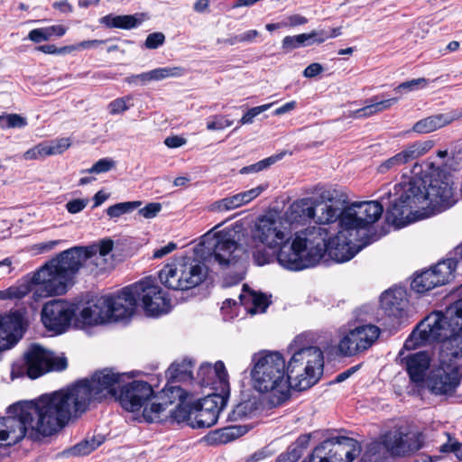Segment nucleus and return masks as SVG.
Masks as SVG:
<instances>
[{
  "label": "nucleus",
  "mask_w": 462,
  "mask_h": 462,
  "mask_svg": "<svg viewBox=\"0 0 462 462\" xmlns=\"http://www.w3.org/2000/svg\"><path fill=\"white\" fill-rule=\"evenodd\" d=\"M241 227L226 228L202 237L204 252L226 267L235 263L246 252L253 254L257 265L269 263V254L260 245L277 250V261L285 269L300 271L316 265L324 256V232L320 228H305L293 236L282 219L272 216L260 217L244 246L239 243Z\"/></svg>",
  "instance_id": "nucleus-1"
},
{
  "label": "nucleus",
  "mask_w": 462,
  "mask_h": 462,
  "mask_svg": "<svg viewBox=\"0 0 462 462\" xmlns=\"http://www.w3.org/2000/svg\"><path fill=\"white\" fill-rule=\"evenodd\" d=\"M335 189H324L314 198L313 221L323 230L326 252L337 262L352 259L369 244L368 230L382 216L383 206L378 201L353 202L339 207Z\"/></svg>",
  "instance_id": "nucleus-2"
},
{
  "label": "nucleus",
  "mask_w": 462,
  "mask_h": 462,
  "mask_svg": "<svg viewBox=\"0 0 462 462\" xmlns=\"http://www.w3.org/2000/svg\"><path fill=\"white\" fill-rule=\"evenodd\" d=\"M125 374L104 369L96 372L91 378L41 395L32 401L38 412L39 429L45 435H53L69 421L79 418L87 411L92 402H100L107 397L117 398Z\"/></svg>",
  "instance_id": "nucleus-3"
},
{
  "label": "nucleus",
  "mask_w": 462,
  "mask_h": 462,
  "mask_svg": "<svg viewBox=\"0 0 462 462\" xmlns=\"http://www.w3.org/2000/svg\"><path fill=\"white\" fill-rule=\"evenodd\" d=\"M113 247L111 239H104L99 244L65 250L41 267L29 281L0 291V300L22 299L30 292H32L35 301L62 295L73 284V279L81 267L87 266L90 272L105 270L106 256Z\"/></svg>",
  "instance_id": "nucleus-4"
},
{
  "label": "nucleus",
  "mask_w": 462,
  "mask_h": 462,
  "mask_svg": "<svg viewBox=\"0 0 462 462\" xmlns=\"http://www.w3.org/2000/svg\"><path fill=\"white\" fill-rule=\"evenodd\" d=\"M412 177L402 181L380 197L382 202L388 200L387 221L401 227L409 224L411 215L421 208V216L439 213L451 208L457 202L454 180L449 173L433 171L431 175L424 171L420 164L415 163Z\"/></svg>",
  "instance_id": "nucleus-5"
},
{
  "label": "nucleus",
  "mask_w": 462,
  "mask_h": 462,
  "mask_svg": "<svg viewBox=\"0 0 462 462\" xmlns=\"http://www.w3.org/2000/svg\"><path fill=\"white\" fill-rule=\"evenodd\" d=\"M251 377L254 388L269 394V403L278 406L290 397L291 383L286 361L280 352L262 351L253 356Z\"/></svg>",
  "instance_id": "nucleus-6"
},
{
  "label": "nucleus",
  "mask_w": 462,
  "mask_h": 462,
  "mask_svg": "<svg viewBox=\"0 0 462 462\" xmlns=\"http://www.w3.org/2000/svg\"><path fill=\"white\" fill-rule=\"evenodd\" d=\"M133 315V303L125 297L124 289L116 294L95 297L88 300L76 314V325L94 326L119 321Z\"/></svg>",
  "instance_id": "nucleus-7"
},
{
  "label": "nucleus",
  "mask_w": 462,
  "mask_h": 462,
  "mask_svg": "<svg viewBox=\"0 0 462 462\" xmlns=\"http://www.w3.org/2000/svg\"><path fill=\"white\" fill-rule=\"evenodd\" d=\"M133 315V303L125 297L124 289L116 294L95 297L88 300L76 314V325L94 326L119 321Z\"/></svg>",
  "instance_id": "nucleus-8"
},
{
  "label": "nucleus",
  "mask_w": 462,
  "mask_h": 462,
  "mask_svg": "<svg viewBox=\"0 0 462 462\" xmlns=\"http://www.w3.org/2000/svg\"><path fill=\"white\" fill-rule=\"evenodd\" d=\"M440 335L433 334L430 326H423L420 322L404 342L407 349H415L419 346L439 342V363L444 365L458 366L457 362L462 360V333L455 332L452 329L438 331Z\"/></svg>",
  "instance_id": "nucleus-9"
},
{
  "label": "nucleus",
  "mask_w": 462,
  "mask_h": 462,
  "mask_svg": "<svg viewBox=\"0 0 462 462\" xmlns=\"http://www.w3.org/2000/svg\"><path fill=\"white\" fill-rule=\"evenodd\" d=\"M35 409L32 402H18L9 406L7 417L0 418V442H5V445H13L23 439L26 433L31 437L45 435L39 429L38 412H33Z\"/></svg>",
  "instance_id": "nucleus-10"
},
{
  "label": "nucleus",
  "mask_w": 462,
  "mask_h": 462,
  "mask_svg": "<svg viewBox=\"0 0 462 462\" xmlns=\"http://www.w3.org/2000/svg\"><path fill=\"white\" fill-rule=\"evenodd\" d=\"M291 387L304 391L314 385L321 376L324 356L318 346L297 349L286 365Z\"/></svg>",
  "instance_id": "nucleus-11"
},
{
  "label": "nucleus",
  "mask_w": 462,
  "mask_h": 462,
  "mask_svg": "<svg viewBox=\"0 0 462 462\" xmlns=\"http://www.w3.org/2000/svg\"><path fill=\"white\" fill-rule=\"evenodd\" d=\"M178 401L174 410L170 411L171 419L180 423L188 421L191 426L194 420V404L191 403L190 395L180 386H166L160 393V396L155 398L151 403V407H145L143 411V416L148 422L162 421L166 409L169 405Z\"/></svg>",
  "instance_id": "nucleus-12"
},
{
  "label": "nucleus",
  "mask_w": 462,
  "mask_h": 462,
  "mask_svg": "<svg viewBox=\"0 0 462 462\" xmlns=\"http://www.w3.org/2000/svg\"><path fill=\"white\" fill-rule=\"evenodd\" d=\"M125 297L133 303L134 312L137 300H141L148 316L157 317L169 312L171 300L156 283L155 279L146 277L131 286L124 288Z\"/></svg>",
  "instance_id": "nucleus-13"
},
{
  "label": "nucleus",
  "mask_w": 462,
  "mask_h": 462,
  "mask_svg": "<svg viewBox=\"0 0 462 462\" xmlns=\"http://www.w3.org/2000/svg\"><path fill=\"white\" fill-rule=\"evenodd\" d=\"M461 377L458 366L439 363L429 371L421 388L427 389L435 396L449 397L455 394Z\"/></svg>",
  "instance_id": "nucleus-14"
},
{
  "label": "nucleus",
  "mask_w": 462,
  "mask_h": 462,
  "mask_svg": "<svg viewBox=\"0 0 462 462\" xmlns=\"http://www.w3.org/2000/svg\"><path fill=\"white\" fill-rule=\"evenodd\" d=\"M27 374L31 379H36L50 371L66 369L68 362L64 356H54L39 345H32L25 354Z\"/></svg>",
  "instance_id": "nucleus-15"
},
{
  "label": "nucleus",
  "mask_w": 462,
  "mask_h": 462,
  "mask_svg": "<svg viewBox=\"0 0 462 462\" xmlns=\"http://www.w3.org/2000/svg\"><path fill=\"white\" fill-rule=\"evenodd\" d=\"M380 329L374 325H363L351 329L338 343V351L345 356H353L367 350L379 337Z\"/></svg>",
  "instance_id": "nucleus-16"
},
{
  "label": "nucleus",
  "mask_w": 462,
  "mask_h": 462,
  "mask_svg": "<svg viewBox=\"0 0 462 462\" xmlns=\"http://www.w3.org/2000/svg\"><path fill=\"white\" fill-rule=\"evenodd\" d=\"M159 396L160 393L153 394V389L146 382L133 381L125 383L124 380L117 398L124 409L134 412L141 408H150L151 403Z\"/></svg>",
  "instance_id": "nucleus-17"
},
{
  "label": "nucleus",
  "mask_w": 462,
  "mask_h": 462,
  "mask_svg": "<svg viewBox=\"0 0 462 462\" xmlns=\"http://www.w3.org/2000/svg\"><path fill=\"white\" fill-rule=\"evenodd\" d=\"M73 318L76 319L75 306L62 300H52L45 303L42 310L43 325L57 334L65 332Z\"/></svg>",
  "instance_id": "nucleus-18"
},
{
  "label": "nucleus",
  "mask_w": 462,
  "mask_h": 462,
  "mask_svg": "<svg viewBox=\"0 0 462 462\" xmlns=\"http://www.w3.org/2000/svg\"><path fill=\"white\" fill-rule=\"evenodd\" d=\"M455 261L446 259L432 268L421 272L411 282V289L418 293H425L435 287L442 286L453 278Z\"/></svg>",
  "instance_id": "nucleus-19"
},
{
  "label": "nucleus",
  "mask_w": 462,
  "mask_h": 462,
  "mask_svg": "<svg viewBox=\"0 0 462 462\" xmlns=\"http://www.w3.org/2000/svg\"><path fill=\"white\" fill-rule=\"evenodd\" d=\"M227 393L218 394L210 393L194 403V420L192 428H209L215 425L222 409L226 403Z\"/></svg>",
  "instance_id": "nucleus-20"
},
{
  "label": "nucleus",
  "mask_w": 462,
  "mask_h": 462,
  "mask_svg": "<svg viewBox=\"0 0 462 462\" xmlns=\"http://www.w3.org/2000/svg\"><path fill=\"white\" fill-rule=\"evenodd\" d=\"M386 454L393 457H404L418 451L422 447V436L419 432L390 431L382 437Z\"/></svg>",
  "instance_id": "nucleus-21"
},
{
  "label": "nucleus",
  "mask_w": 462,
  "mask_h": 462,
  "mask_svg": "<svg viewBox=\"0 0 462 462\" xmlns=\"http://www.w3.org/2000/svg\"><path fill=\"white\" fill-rule=\"evenodd\" d=\"M420 322L423 326H430L436 335H440L437 331H443L445 328L462 333V300L449 305L445 311L431 312Z\"/></svg>",
  "instance_id": "nucleus-22"
},
{
  "label": "nucleus",
  "mask_w": 462,
  "mask_h": 462,
  "mask_svg": "<svg viewBox=\"0 0 462 462\" xmlns=\"http://www.w3.org/2000/svg\"><path fill=\"white\" fill-rule=\"evenodd\" d=\"M408 350L404 346L400 350L397 361L405 367L410 380L417 386L421 387L427 377V371L430 365V356L428 352L420 351L405 355Z\"/></svg>",
  "instance_id": "nucleus-23"
},
{
  "label": "nucleus",
  "mask_w": 462,
  "mask_h": 462,
  "mask_svg": "<svg viewBox=\"0 0 462 462\" xmlns=\"http://www.w3.org/2000/svg\"><path fill=\"white\" fill-rule=\"evenodd\" d=\"M433 147L432 141L415 142L409 144L405 149L394 156L383 162L377 168L379 173H386L389 171L396 170L402 165L410 162L429 152Z\"/></svg>",
  "instance_id": "nucleus-24"
},
{
  "label": "nucleus",
  "mask_w": 462,
  "mask_h": 462,
  "mask_svg": "<svg viewBox=\"0 0 462 462\" xmlns=\"http://www.w3.org/2000/svg\"><path fill=\"white\" fill-rule=\"evenodd\" d=\"M197 380L201 386H209L212 390L220 389L223 393L229 388L228 374L222 361L215 365L202 364L197 374Z\"/></svg>",
  "instance_id": "nucleus-25"
},
{
  "label": "nucleus",
  "mask_w": 462,
  "mask_h": 462,
  "mask_svg": "<svg viewBox=\"0 0 462 462\" xmlns=\"http://www.w3.org/2000/svg\"><path fill=\"white\" fill-rule=\"evenodd\" d=\"M23 334V316L12 312L0 318V351L14 346Z\"/></svg>",
  "instance_id": "nucleus-26"
},
{
  "label": "nucleus",
  "mask_w": 462,
  "mask_h": 462,
  "mask_svg": "<svg viewBox=\"0 0 462 462\" xmlns=\"http://www.w3.org/2000/svg\"><path fill=\"white\" fill-rule=\"evenodd\" d=\"M178 262L180 269L182 291L198 286L206 278L205 265L196 259L185 258Z\"/></svg>",
  "instance_id": "nucleus-27"
},
{
  "label": "nucleus",
  "mask_w": 462,
  "mask_h": 462,
  "mask_svg": "<svg viewBox=\"0 0 462 462\" xmlns=\"http://www.w3.org/2000/svg\"><path fill=\"white\" fill-rule=\"evenodd\" d=\"M460 118H462V109L433 115L416 122L412 127V131L417 134H429Z\"/></svg>",
  "instance_id": "nucleus-28"
},
{
  "label": "nucleus",
  "mask_w": 462,
  "mask_h": 462,
  "mask_svg": "<svg viewBox=\"0 0 462 462\" xmlns=\"http://www.w3.org/2000/svg\"><path fill=\"white\" fill-rule=\"evenodd\" d=\"M333 442L330 462H352L361 452L360 443L352 438L337 437L333 438Z\"/></svg>",
  "instance_id": "nucleus-29"
},
{
  "label": "nucleus",
  "mask_w": 462,
  "mask_h": 462,
  "mask_svg": "<svg viewBox=\"0 0 462 462\" xmlns=\"http://www.w3.org/2000/svg\"><path fill=\"white\" fill-rule=\"evenodd\" d=\"M314 197L295 200L285 211L284 218L290 224H305L313 220Z\"/></svg>",
  "instance_id": "nucleus-30"
},
{
  "label": "nucleus",
  "mask_w": 462,
  "mask_h": 462,
  "mask_svg": "<svg viewBox=\"0 0 462 462\" xmlns=\"http://www.w3.org/2000/svg\"><path fill=\"white\" fill-rule=\"evenodd\" d=\"M406 291L402 288L385 291L380 299L381 307L388 316L398 317L406 305Z\"/></svg>",
  "instance_id": "nucleus-31"
},
{
  "label": "nucleus",
  "mask_w": 462,
  "mask_h": 462,
  "mask_svg": "<svg viewBox=\"0 0 462 462\" xmlns=\"http://www.w3.org/2000/svg\"><path fill=\"white\" fill-rule=\"evenodd\" d=\"M143 22L141 15L123 14L116 15L113 14H106L100 18L99 23L107 28H117L124 30H131L138 27Z\"/></svg>",
  "instance_id": "nucleus-32"
},
{
  "label": "nucleus",
  "mask_w": 462,
  "mask_h": 462,
  "mask_svg": "<svg viewBox=\"0 0 462 462\" xmlns=\"http://www.w3.org/2000/svg\"><path fill=\"white\" fill-rule=\"evenodd\" d=\"M239 300L245 308L252 304V308H248V311L252 314L264 312L270 304V300L265 295L249 291L245 285H244V292L239 295Z\"/></svg>",
  "instance_id": "nucleus-33"
},
{
  "label": "nucleus",
  "mask_w": 462,
  "mask_h": 462,
  "mask_svg": "<svg viewBox=\"0 0 462 462\" xmlns=\"http://www.w3.org/2000/svg\"><path fill=\"white\" fill-rule=\"evenodd\" d=\"M180 269L179 262L168 263L159 272L161 282L168 289L182 291Z\"/></svg>",
  "instance_id": "nucleus-34"
},
{
  "label": "nucleus",
  "mask_w": 462,
  "mask_h": 462,
  "mask_svg": "<svg viewBox=\"0 0 462 462\" xmlns=\"http://www.w3.org/2000/svg\"><path fill=\"white\" fill-rule=\"evenodd\" d=\"M192 363L190 360H182L173 363L166 371V377L171 381H189L192 378Z\"/></svg>",
  "instance_id": "nucleus-35"
},
{
  "label": "nucleus",
  "mask_w": 462,
  "mask_h": 462,
  "mask_svg": "<svg viewBox=\"0 0 462 462\" xmlns=\"http://www.w3.org/2000/svg\"><path fill=\"white\" fill-rule=\"evenodd\" d=\"M397 102V97H392L389 99L377 101L374 104L367 105L360 109L353 111L350 116L354 118L368 117L377 113L389 109Z\"/></svg>",
  "instance_id": "nucleus-36"
},
{
  "label": "nucleus",
  "mask_w": 462,
  "mask_h": 462,
  "mask_svg": "<svg viewBox=\"0 0 462 462\" xmlns=\"http://www.w3.org/2000/svg\"><path fill=\"white\" fill-rule=\"evenodd\" d=\"M185 69L181 67H162L146 72L143 78L152 81H160L169 78H179L183 76Z\"/></svg>",
  "instance_id": "nucleus-37"
},
{
  "label": "nucleus",
  "mask_w": 462,
  "mask_h": 462,
  "mask_svg": "<svg viewBox=\"0 0 462 462\" xmlns=\"http://www.w3.org/2000/svg\"><path fill=\"white\" fill-rule=\"evenodd\" d=\"M386 451L380 441H373L367 445L360 462H384Z\"/></svg>",
  "instance_id": "nucleus-38"
},
{
  "label": "nucleus",
  "mask_w": 462,
  "mask_h": 462,
  "mask_svg": "<svg viewBox=\"0 0 462 462\" xmlns=\"http://www.w3.org/2000/svg\"><path fill=\"white\" fill-rule=\"evenodd\" d=\"M332 446H334L333 439L323 441L315 448L310 456L309 462H330L333 457V453L330 452Z\"/></svg>",
  "instance_id": "nucleus-39"
},
{
  "label": "nucleus",
  "mask_w": 462,
  "mask_h": 462,
  "mask_svg": "<svg viewBox=\"0 0 462 462\" xmlns=\"http://www.w3.org/2000/svg\"><path fill=\"white\" fill-rule=\"evenodd\" d=\"M243 206L239 194L217 200L210 205V210L215 212H225L238 208Z\"/></svg>",
  "instance_id": "nucleus-40"
},
{
  "label": "nucleus",
  "mask_w": 462,
  "mask_h": 462,
  "mask_svg": "<svg viewBox=\"0 0 462 462\" xmlns=\"http://www.w3.org/2000/svg\"><path fill=\"white\" fill-rule=\"evenodd\" d=\"M141 201H126L116 203L106 208V214L111 218L119 217L125 214L130 213L141 206Z\"/></svg>",
  "instance_id": "nucleus-41"
},
{
  "label": "nucleus",
  "mask_w": 462,
  "mask_h": 462,
  "mask_svg": "<svg viewBox=\"0 0 462 462\" xmlns=\"http://www.w3.org/2000/svg\"><path fill=\"white\" fill-rule=\"evenodd\" d=\"M328 39L326 31H313L310 33H301L295 35L298 47L308 46L311 43H322Z\"/></svg>",
  "instance_id": "nucleus-42"
},
{
  "label": "nucleus",
  "mask_w": 462,
  "mask_h": 462,
  "mask_svg": "<svg viewBox=\"0 0 462 462\" xmlns=\"http://www.w3.org/2000/svg\"><path fill=\"white\" fill-rule=\"evenodd\" d=\"M27 119L18 114H3L0 116V129L23 128Z\"/></svg>",
  "instance_id": "nucleus-43"
},
{
  "label": "nucleus",
  "mask_w": 462,
  "mask_h": 462,
  "mask_svg": "<svg viewBox=\"0 0 462 462\" xmlns=\"http://www.w3.org/2000/svg\"><path fill=\"white\" fill-rule=\"evenodd\" d=\"M133 100V97L128 95L123 97H118L108 104L109 113L113 116L119 115L130 108L132 106L130 103Z\"/></svg>",
  "instance_id": "nucleus-44"
},
{
  "label": "nucleus",
  "mask_w": 462,
  "mask_h": 462,
  "mask_svg": "<svg viewBox=\"0 0 462 462\" xmlns=\"http://www.w3.org/2000/svg\"><path fill=\"white\" fill-rule=\"evenodd\" d=\"M101 444V441H96V439H92L90 440H84L77 445H75L69 452L73 456H86L98 448Z\"/></svg>",
  "instance_id": "nucleus-45"
},
{
  "label": "nucleus",
  "mask_w": 462,
  "mask_h": 462,
  "mask_svg": "<svg viewBox=\"0 0 462 462\" xmlns=\"http://www.w3.org/2000/svg\"><path fill=\"white\" fill-rule=\"evenodd\" d=\"M233 125V121L222 115H215L208 118L207 129L208 131H220Z\"/></svg>",
  "instance_id": "nucleus-46"
},
{
  "label": "nucleus",
  "mask_w": 462,
  "mask_h": 462,
  "mask_svg": "<svg viewBox=\"0 0 462 462\" xmlns=\"http://www.w3.org/2000/svg\"><path fill=\"white\" fill-rule=\"evenodd\" d=\"M430 80L425 78L414 79L409 81H405L398 85L393 91L401 93L402 91L410 92L420 88H424L428 86Z\"/></svg>",
  "instance_id": "nucleus-47"
},
{
  "label": "nucleus",
  "mask_w": 462,
  "mask_h": 462,
  "mask_svg": "<svg viewBox=\"0 0 462 462\" xmlns=\"http://www.w3.org/2000/svg\"><path fill=\"white\" fill-rule=\"evenodd\" d=\"M275 104V102H272V103H268V104H264V105H262V106H254V107H252L250 108L245 114H244V116L241 117V119L239 120V124L240 125H249V124H252L254 122V119L258 116L260 115L261 113L263 112H265L267 111L268 109H270L273 105Z\"/></svg>",
  "instance_id": "nucleus-48"
},
{
  "label": "nucleus",
  "mask_w": 462,
  "mask_h": 462,
  "mask_svg": "<svg viewBox=\"0 0 462 462\" xmlns=\"http://www.w3.org/2000/svg\"><path fill=\"white\" fill-rule=\"evenodd\" d=\"M247 432L245 426H230L226 427L221 430V441L228 442L232 441Z\"/></svg>",
  "instance_id": "nucleus-49"
},
{
  "label": "nucleus",
  "mask_w": 462,
  "mask_h": 462,
  "mask_svg": "<svg viewBox=\"0 0 462 462\" xmlns=\"http://www.w3.org/2000/svg\"><path fill=\"white\" fill-rule=\"evenodd\" d=\"M49 156L47 151V143H41L34 147L27 150L23 154V158L26 161L40 160Z\"/></svg>",
  "instance_id": "nucleus-50"
},
{
  "label": "nucleus",
  "mask_w": 462,
  "mask_h": 462,
  "mask_svg": "<svg viewBox=\"0 0 462 462\" xmlns=\"http://www.w3.org/2000/svg\"><path fill=\"white\" fill-rule=\"evenodd\" d=\"M280 156H271L269 158L263 159L256 163L251 164L249 166L244 167L241 169V173H251V172H258L260 171H263L272 164H273L275 162H277L278 159H280Z\"/></svg>",
  "instance_id": "nucleus-51"
},
{
  "label": "nucleus",
  "mask_w": 462,
  "mask_h": 462,
  "mask_svg": "<svg viewBox=\"0 0 462 462\" xmlns=\"http://www.w3.org/2000/svg\"><path fill=\"white\" fill-rule=\"evenodd\" d=\"M70 146L69 140L68 138H61L51 143H47V151L49 156L60 154Z\"/></svg>",
  "instance_id": "nucleus-52"
},
{
  "label": "nucleus",
  "mask_w": 462,
  "mask_h": 462,
  "mask_svg": "<svg viewBox=\"0 0 462 462\" xmlns=\"http://www.w3.org/2000/svg\"><path fill=\"white\" fill-rule=\"evenodd\" d=\"M115 162L109 158L98 160L91 168L87 170L88 173H104L109 171L115 167Z\"/></svg>",
  "instance_id": "nucleus-53"
},
{
  "label": "nucleus",
  "mask_w": 462,
  "mask_h": 462,
  "mask_svg": "<svg viewBox=\"0 0 462 462\" xmlns=\"http://www.w3.org/2000/svg\"><path fill=\"white\" fill-rule=\"evenodd\" d=\"M301 456V449L291 444L285 453L279 456L276 462H297Z\"/></svg>",
  "instance_id": "nucleus-54"
},
{
  "label": "nucleus",
  "mask_w": 462,
  "mask_h": 462,
  "mask_svg": "<svg viewBox=\"0 0 462 462\" xmlns=\"http://www.w3.org/2000/svg\"><path fill=\"white\" fill-rule=\"evenodd\" d=\"M165 42V35L161 32L148 34L144 42V47L149 50H155Z\"/></svg>",
  "instance_id": "nucleus-55"
},
{
  "label": "nucleus",
  "mask_w": 462,
  "mask_h": 462,
  "mask_svg": "<svg viewBox=\"0 0 462 462\" xmlns=\"http://www.w3.org/2000/svg\"><path fill=\"white\" fill-rule=\"evenodd\" d=\"M267 188V185H259L255 188H253L249 190L243 191L238 193L242 205H245L249 202H251L253 199L257 198L265 189Z\"/></svg>",
  "instance_id": "nucleus-56"
},
{
  "label": "nucleus",
  "mask_w": 462,
  "mask_h": 462,
  "mask_svg": "<svg viewBox=\"0 0 462 462\" xmlns=\"http://www.w3.org/2000/svg\"><path fill=\"white\" fill-rule=\"evenodd\" d=\"M88 199H75L67 202L65 207L69 213L77 214L81 212L88 206Z\"/></svg>",
  "instance_id": "nucleus-57"
},
{
  "label": "nucleus",
  "mask_w": 462,
  "mask_h": 462,
  "mask_svg": "<svg viewBox=\"0 0 462 462\" xmlns=\"http://www.w3.org/2000/svg\"><path fill=\"white\" fill-rule=\"evenodd\" d=\"M162 210V205L158 202L147 204L143 208L139 209V215L144 218H153Z\"/></svg>",
  "instance_id": "nucleus-58"
},
{
  "label": "nucleus",
  "mask_w": 462,
  "mask_h": 462,
  "mask_svg": "<svg viewBox=\"0 0 462 462\" xmlns=\"http://www.w3.org/2000/svg\"><path fill=\"white\" fill-rule=\"evenodd\" d=\"M28 39L36 43L50 40L46 28L32 30L28 34Z\"/></svg>",
  "instance_id": "nucleus-59"
},
{
  "label": "nucleus",
  "mask_w": 462,
  "mask_h": 462,
  "mask_svg": "<svg viewBox=\"0 0 462 462\" xmlns=\"http://www.w3.org/2000/svg\"><path fill=\"white\" fill-rule=\"evenodd\" d=\"M284 27H295L308 23V19L300 14H292L283 19Z\"/></svg>",
  "instance_id": "nucleus-60"
},
{
  "label": "nucleus",
  "mask_w": 462,
  "mask_h": 462,
  "mask_svg": "<svg viewBox=\"0 0 462 462\" xmlns=\"http://www.w3.org/2000/svg\"><path fill=\"white\" fill-rule=\"evenodd\" d=\"M187 140L179 135L169 136L164 140V144L169 148H179L186 144Z\"/></svg>",
  "instance_id": "nucleus-61"
},
{
  "label": "nucleus",
  "mask_w": 462,
  "mask_h": 462,
  "mask_svg": "<svg viewBox=\"0 0 462 462\" xmlns=\"http://www.w3.org/2000/svg\"><path fill=\"white\" fill-rule=\"evenodd\" d=\"M146 75V72H143L141 74L137 75H131L129 77H126L125 79V82H126L129 85H145L150 82L149 79H146V78H143Z\"/></svg>",
  "instance_id": "nucleus-62"
},
{
  "label": "nucleus",
  "mask_w": 462,
  "mask_h": 462,
  "mask_svg": "<svg viewBox=\"0 0 462 462\" xmlns=\"http://www.w3.org/2000/svg\"><path fill=\"white\" fill-rule=\"evenodd\" d=\"M323 71V68L319 63L310 64L303 71L305 78H313Z\"/></svg>",
  "instance_id": "nucleus-63"
},
{
  "label": "nucleus",
  "mask_w": 462,
  "mask_h": 462,
  "mask_svg": "<svg viewBox=\"0 0 462 462\" xmlns=\"http://www.w3.org/2000/svg\"><path fill=\"white\" fill-rule=\"evenodd\" d=\"M176 247L177 246L175 243L170 242L165 246H162V248L155 250L153 253V258H162L174 251Z\"/></svg>",
  "instance_id": "nucleus-64"
}]
</instances>
